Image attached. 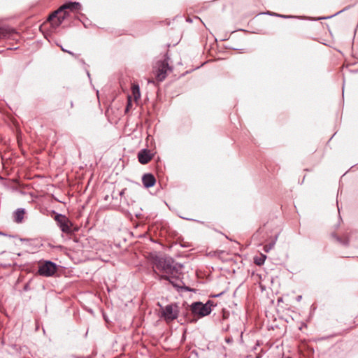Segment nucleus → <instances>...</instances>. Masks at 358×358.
Masks as SVG:
<instances>
[{
	"label": "nucleus",
	"instance_id": "3",
	"mask_svg": "<svg viewBox=\"0 0 358 358\" xmlns=\"http://www.w3.org/2000/svg\"><path fill=\"white\" fill-rule=\"evenodd\" d=\"M161 314L166 322H171L178 318L179 307L176 303L169 304L162 308Z\"/></svg>",
	"mask_w": 358,
	"mask_h": 358
},
{
	"label": "nucleus",
	"instance_id": "18",
	"mask_svg": "<svg viewBox=\"0 0 358 358\" xmlns=\"http://www.w3.org/2000/svg\"><path fill=\"white\" fill-rule=\"evenodd\" d=\"M131 106V96H128V103H127V106L126 107V111H128Z\"/></svg>",
	"mask_w": 358,
	"mask_h": 358
},
{
	"label": "nucleus",
	"instance_id": "2",
	"mask_svg": "<svg viewBox=\"0 0 358 358\" xmlns=\"http://www.w3.org/2000/svg\"><path fill=\"white\" fill-rule=\"evenodd\" d=\"M55 220L56 221L58 227L60 228L61 231L63 233L67 234H72L75 231H78V228L76 227H74L73 229V223L64 215L57 213V215L55 217Z\"/></svg>",
	"mask_w": 358,
	"mask_h": 358
},
{
	"label": "nucleus",
	"instance_id": "24",
	"mask_svg": "<svg viewBox=\"0 0 358 358\" xmlns=\"http://www.w3.org/2000/svg\"><path fill=\"white\" fill-rule=\"evenodd\" d=\"M73 101L71 102V106L73 107Z\"/></svg>",
	"mask_w": 358,
	"mask_h": 358
},
{
	"label": "nucleus",
	"instance_id": "6",
	"mask_svg": "<svg viewBox=\"0 0 358 358\" xmlns=\"http://www.w3.org/2000/svg\"><path fill=\"white\" fill-rule=\"evenodd\" d=\"M191 311L193 315L205 317L211 313L208 303L203 304L201 302H194L191 305Z\"/></svg>",
	"mask_w": 358,
	"mask_h": 358
},
{
	"label": "nucleus",
	"instance_id": "12",
	"mask_svg": "<svg viewBox=\"0 0 358 358\" xmlns=\"http://www.w3.org/2000/svg\"><path fill=\"white\" fill-rule=\"evenodd\" d=\"M14 33L15 29L9 27H0V39L8 38Z\"/></svg>",
	"mask_w": 358,
	"mask_h": 358
},
{
	"label": "nucleus",
	"instance_id": "20",
	"mask_svg": "<svg viewBox=\"0 0 358 358\" xmlns=\"http://www.w3.org/2000/svg\"><path fill=\"white\" fill-rule=\"evenodd\" d=\"M301 298H302V296L299 295V296H297L296 297V301H300L301 300Z\"/></svg>",
	"mask_w": 358,
	"mask_h": 358
},
{
	"label": "nucleus",
	"instance_id": "10",
	"mask_svg": "<svg viewBox=\"0 0 358 358\" xmlns=\"http://www.w3.org/2000/svg\"><path fill=\"white\" fill-rule=\"evenodd\" d=\"M142 182L146 188H149L155 185L156 179L152 173H145L142 177Z\"/></svg>",
	"mask_w": 358,
	"mask_h": 358
},
{
	"label": "nucleus",
	"instance_id": "25",
	"mask_svg": "<svg viewBox=\"0 0 358 358\" xmlns=\"http://www.w3.org/2000/svg\"><path fill=\"white\" fill-rule=\"evenodd\" d=\"M191 322H196V320H192Z\"/></svg>",
	"mask_w": 358,
	"mask_h": 358
},
{
	"label": "nucleus",
	"instance_id": "19",
	"mask_svg": "<svg viewBox=\"0 0 358 358\" xmlns=\"http://www.w3.org/2000/svg\"><path fill=\"white\" fill-rule=\"evenodd\" d=\"M61 49L63 52H68L69 54H70L72 56H74L75 54L71 51H69V50H66L65 48H64L62 46H61Z\"/></svg>",
	"mask_w": 358,
	"mask_h": 358
},
{
	"label": "nucleus",
	"instance_id": "9",
	"mask_svg": "<svg viewBox=\"0 0 358 358\" xmlns=\"http://www.w3.org/2000/svg\"><path fill=\"white\" fill-rule=\"evenodd\" d=\"M69 15V12L66 10H64L60 13H58L56 17H53L52 20L48 18V20L52 22V26L57 27H59L63 21L67 18Z\"/></svg>",
	"mask_w": 358,
	"mask_h": 358
},
{
	"label": "nucleus",
	"instance_id": "21",
	"mask_svg": "<svg viewBox=\"0 0 358 358\" xmlns=\"http://www.w3.org/2000/svg\"><path fill=\"white\" fill-rule=\"evenodd\" d=\"M123 194H124V190H122V192H120V196H122Z\"/></svg>",
	"mask_w": 358,
	"mask_h": 358
},
{
	"label": "nucleus",
	"instance_id": "7",
	"mask_svg": "<svg viewBox=\"0 0 358 358\" xmlns=\"http://www.w3.org/2000/svg\"><path fill=\"white\" fill-rule=\"evenodd\" d=\"M82 8V6L79 2H72L69 1L61 6L57 10L53 12L50 16L49 19L52 20L53 17H56L58 13H62L64 10H69L71 12H75L77 10H80Z\"/></svg>",
	"mask_w": 358,
	"mask_h": 358
},
{
	"label": "nucleus",
	"instance_id": "1",
	"mask_svg": "<svg viewBox=\"0 0 358 358\" xmlns=\"http://www.w3.org/2000/svg\"><path fill=\"white\" fill-rule=\"evenodd\" d=\"M153 265L155 269L153 272L155 278L169 282L174 287H179L174 281L178 278L181 266L176 263L173 258L168 256H156L153 259Z\"/></svg>",
	"mask_w": 358,
	"mask_h": 358
},
{
	"label": "nucleus",
	"instance_id": "13",
	"mask_svg": "<svg viewBox=\"0 0 358 358\" xmlns=\"http://www.w3.org/2000/svg\"><path fill=\"white\" fill-rule=\"evenodd\" d=\"M25 210L24 208H18L14 213V220L17 223H21L23 220Z\"/></svg>",
	"mask_w": 358,
	"mask_h": 358
},
{
	"label": "nucleus",
	"instance_id": "26",
	"mask_svg": "<svg viewBox=\"0 0 358 358\" xmlns=\"http://www.w3.org/2000/svg\"><path fill=\"white\" fill-rule=\"evenodd\" d=\"M287 358H291V357H287Z\"/></svg>",
	"mask_w": 358,
	"mask_h": 358
},
{
	"label": "nucleus",
	"instance_id": "11",
	"mask_svg": "<svg viewBox=\"0 0 358 358\" xmlns=\"http://www.w3.org/2000/svg\"><path fill=\"white\" fill-rule=\"evenodd\" d=\"M331 237L336 241H337L338 243H340L343 245L348 246L349 245L350 239H349V234L348 233H345L342 236H338L336 233H332Z\"/></svg>",
	"mask_w": 358,
	"mask_h": 358
},
{
	"label": "nucleus",
	"instance_id": "16",
	"mask_svg": "<svg viewBox=\"0 0 358 358\" xmlns=\"http://www.w3.org/2000/svg\"><path fill=\"white\" fill-rule=\"evenodd\" d=\"M276 239H277V237H275V240L273 241L271 243H270L264 246V251L266 252H268L271 250H272L273 248V247L275 244Z\"/></svg>",
	"mask_w": 358,
	"mask_h": 358
},
{
	"label": "nucleus",
	"instance_id": "5",
	"mask_svg": "<svg viewBox=\"0 0 358 358\" xmlns=\"http://www.w3.org/2000/svg\"><path fill=\"white\" fill-rule=\"evenodd\" d=\"M57 266L51 261H45L38 266V273L45 277L52 276L57 271Z\"/></svg>",
	"mask_w": 358,
	"mask_h": 358
},
{
	"label": "nucleus",
	"instance_id": "14",
	"mask_svg": "<svg viewBox=\"0 0 358 358\" xmlns=\"http://www.w3.org/2000/svg\"><path fill=\"white\" fill-rule=\"evenodd\" d=\"M131 90H132V94L134 96V98L135 101H137L141 96L140 89H139L138 85H134L132 86Z\"/></svg>",
	"mask_w": 358,
	"mask_h": 358
},
{
	"label": "nucleus",
	"instance_id": "22",
	"mask_svg": "<svg viewBox=\"0 0 358 358\" xmlns=\"http://www.w3.org/2000/svg\"><path fill=\"white\" fill-rule=\"evenodd\" d=\"M0 234H1V235L6 236V234H5L4 233L1 232V231H0Z\"/></svg>",
	"mask_w": 358,
	"mask_h": 358
},
{
	"label": "nucleus",
	"instance_id": "15",
	"mask_svg": "<svg viewBox=\"0 0 358 358\" xmlns=\"http://www.w3.org/2000/svg\"><path fill=\"white\" fill-rule=\"evenodd\" d=\"M266 259V256L264 255H261V257H256L255 258V263L258 265V266H261L262 264H264L265 260Z\"/></svg>",
	"mask_w": 358,
	"mask_h": 358
},
{
	"label": "nucleus",
	"instance_id": "4",
	"mask_svg": "<svg viewBox=\"0 0 358 358\" xmlns=\"http://www.w3.org/2000/svg\"><path fill=\"white\" fill-rule=\"evenodd\" d=\"M156 78L158 81H163L167 75V72L171 71L166 59L160 60L156 62L155 66Z\"/></svg>",
	"mask_w": 358,
	"mask_h": 358
},
{
	"label": "nucleus",
	"instance_id": "17",
	"mask_svg": "<svg viewBox=\"0 0 358 358\" xmlns=\"http://www.w3.org/2000/svg\"><path fill=\"white\" fill-rule=\"evenodd\" d=\"M267 14L269 15L278 16V17H282V18H292V17H294V16H292V15H280V14H277V13H271V12H268Z\"/></svg>",
	"mask_w": 358,
	"mask_h": 358
},
{
	"label": "nucleus",
	"instance_id": "23",
	"mask_svg": "<svg viewBox=\"0 0 358 358\" xmlns=\"http://www.w3.org/2000/svg\"><path fill=\"white\" fill-rule=\"evenodd\" d=\"M226 341L229 343V342H230V341H231V340H230L229 338H227V339L226 340Z\"/></svg>",
	"mask_w": 358,
	"mask_h": 358
},
{
	"label": "nucleus",
	"instance_id": "8",
	"mask_svg": "<svg viewBox=\"0 0 358 358\" xmlns=\"http://www.w3.org/2000/svg\"><path fill=\"white\" fill-rule=\"evenodd\" d=\"M152 158L150 151L147 149L141 150L138 153V159L141 164H148Z\"/></svg>",
	"mask_w": 358,
	"mask_h": 358
}]
</instances>
